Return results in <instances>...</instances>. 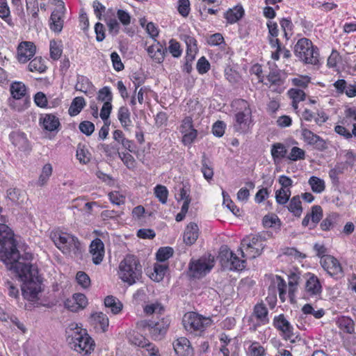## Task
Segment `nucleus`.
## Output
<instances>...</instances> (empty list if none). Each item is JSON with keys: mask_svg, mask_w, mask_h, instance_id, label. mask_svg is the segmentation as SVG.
<instances>
[{"mask_svg": "<svg viewBox=\"0 0 356 356\" xmlns=\"http://www.w3.org/2000/svg\"><path fill=\"white\" fill-rule=\"evenodd\" d=\"M89 248L93 264L95 265L100 264L105 253L104 244L102 241L99 238H95L91 241Z\"/></svg>", "mask_w": 356, "mask_h": 356, "instance_id": "dca6fc26", "label": "nucleus"}, {"mask_svg": "<svg viewBox=\"0 0 356 356\" xmlns=\"http://www.w3.org/2000/svg\"><path fill=\"white\" fill-rule=\"evenodd\" d=\"M202 168L201 172L203 174L204 177L208 181L211 180L213 177V169L212 167V163L211 161L207 157L206 154L204 153L202 156Z\"/></svg>", "mask_w": 356, "mask_h": 356, "instance_id": "cd10ccee", "label": "nucleus"}, {"mask_svg": "<svg viewBox=\"0 0 356 356\" xmlns=\"http://www.w3.org/2000/svg\"><path fill=\"white\" fill-rule=\"evenodd\" d=\"M154 194L162 204H165L167 202L168 191L165 186L157 185L154 188Z\"/></svg>", "mask_w": 356, "mask_h": 356, "instance_id": "09e8293b", "label": "nucleus"}, {"mask_svg": "<svg viewBox=\"0 0 356 356\" xmlns=\"http://www.w3.org/2000/svg\"><path fill=\"white\" fill-rule=\"evenodd\" d=\"M301 136L304 142L314 149L323 152L327 148L326 141L318 135L301 124Z\"/></svg>", "mask_w": 356, "mask_h": 356, "instance_id": "1a4fd4ad", "label": "nucleus"}, {"mask_svg": "<svg viewBox=\"0 0 356 356\" xmlns=\"http://www.w3.org/2000/svg\"><path fill=\"white\" fill-rule=\"evenodd\" d=\"M234 255V253L227 246H222L220 248L218 258L224 269H227Z\"/></svg>", "mask_w": 356, "mask_h": 356, "instance_id": "2f4dec72", "label": "nucleus"}, {"mask_svg": "<svg viewBox=\"0 0 356 356\" xmlns=\"http://www.w3.org/2000/svg\"><path fill=\"white\" fill-rule=\"evenodd\" d=\"M144 313L146 315H152L154 313L162 314L164 312V307L159 302L147 305L143 308Z\"/></svg>", "mask_w": 356, "mask_h": 356, "instance_id": "8fccbe9b", "label": "nucleus"}, {"mask_svg": "<svg viewBox=\"0 0 356 356\" xmlns=\"http://www.w3.org/2000/svg\"><path fill=\"white\" fill-rule=\"evenodd\" d=\"M90 84L91 83L87 77L84 76H78L75 88L76 90L86 92L90 88Z\"/></svg>", "mask_w": 356, "mask_h": 356, "instance_id": "6e6d98bb", "label": "nucleus"}, {"mask_svg": "<svg viewBox=\"0 0 356 356\" xmlns=\"http://www.w3.org/2000/svg\"><path fill=\"white\" fill-rule=\"evenodd\" d=\"M50 237L55 245L65 255L81 259L84 251L79 238L60 230L52 232Z\"/></svg>", "mask_w": 356, "mask_h": 356, "instance_id": "f257e3e1", "label": "nucleus"}, {"mask_svg": "<svg viewBox=\"0 0 356 356\" xmlns=\"http://www.w3.org/2000/svg\"><path fill=\"white\" fill-rule=\"evenodd\" d=\"M197 70L200 74L207 73L210 69V63L204 56H202L197 63Z\"/></svg>", "mask_w": 356, "mask_h": 356, "instance_id": "338daca9", "label": "nucleus"}, {"mask_svg": "<svg viewBox=\"0 0 356 356\" xmlns=\"http://www.w3.org/2000/svg\"><path fill=\"white\" fill-rule=\"evenodd\" d=\"M211 319L203 318L194 312L185 315L183 323L185 329L191 332H203L211 324Z\"/></svg>", "mask_w": 356, "mask_h": 356, "instance_id": "423d86ee", "label": "nucleus"}, {"mask_svg": "<svg viewBox=\"0 0 356 356\" xmlns=\"http://www.w3.org/2000/svg\"><path fill=\"white\" fill-rule=\"evenodd\" d=\"M264 249V245L245 247V254L250 259H254L259 257Z\"/></svg>", "mask_w": 356, "mask_h": 356, "instance_id": "4d7b16f0", "label": "nucleus"}, {"mask_svg": "<svg viewBox=\"0 0 356 356\" xmlns=\"http://www.w3.org/2000/svg\"><path fill=\"white\" fill-rule=\"evenodd\" d=\"M339 216L336 213L328 214L321 222L320 227L323 231H330L337 226Z\"/></svg>", "mask_w": 356, "mask_h": 356, "instance_id": "bb28decb", "label": "nucleus"}, {"mask_svg": "<svg viewBox=\"0 0 356 356\" xmlns=\"http://www.w3.org/2000/svg\"><path fill=\"white\" fill-rule=\"evenodd\" d=\"M308 183L310 185L312 191L316 193H321L324 191L325 188V181L315 176L311 177Z\"/></svg>", "mask_w": 356, "mask_h": 356, "instance_id": "58836bf2", "label": "nucleus"}, {"mask_svg": "<svg viewBox=\"0 0 356 356\" xmlns=\"http://www.w3.org/2000/svg\"><path fill=\"white\" fill-rule=\"evenodd\" d=\"M238 111L234 115L233 127L235 131L240 134L248 133L252 126V110L249 103L244 99L234 102Z\"/></svg>", "mask_w": 356, "mask_h": 356, "instance_id": "7ed1b4c3", "label": "nucleus"}, {"mask_svg": "<svg viewBox=\"0 0 356 356\" xmlns=\"http://www.w3.org/2000/svg\"><path fill=\"white\" fill-rule=\"evenodd\" d=\"M168 269V266L166 264H155L154 266V273L150 276V278L158 282L162 281Z\"/></svg>", "mask_w": 356, "mask_h": 356, "instance_id": "f704fd0d", "label": "nucleus"}, {"mask_svg": "<svg viewBox=\"0 0 356 356\" xmlns=\"http://www.w3.org/2000/svg\"><path fill=\"white\" fill-rule=\"evenodd\" d=\"M267 79L271 86H280L284 83L279 70H272L268 74Z\"/></svg>", "mask_w": 356, "mask_h": 356, "instance_id": "a19ab883", "label": "nucleus"}, {"mask_svg": "<svg viewBox=\"0 0 356 356\" xmlns=\"http://www.w3.org/2000/svg\"><path fill=\"white\" fill-rule=\"evenodd\" d=\"M129 340L131 344L141 348L147 346L146 343H147L148 341V339H147L144 336L138 332H133L131 334L129 337Z\"/></svg>", "mask_w": 356, "mask_h": 356, "instance_id": "37998d69", "label": "nucleus"}, {"mask_svg": "<svg viewBox=\"0 0 356 356\" xmlns=\"http://www.w3.org/2000/svg\"><path fill=\"white\" fill-rule=\"evenodd\" d=\"M105 21L108 28L109 32L114 33L115 35L119 33L120 31V24L115 17L106 16Z\"/></svg>", "mask_w": 356, "mask_h": 356, "instance_id": "e2e57ef3", "label": "nucleus"}, {"mask_svg": "<svg viewBox=\"0 0 356 356\" xmlns=\"http://www.w3.org/2000/svg\"><path fill=\"white\" fill-rule=\"evenodd\" d=\"M273 325L279 331L284 334L285 339L291 340V342H295L294 339H291L293 336V327L288 320L286 319L284 314L276 316L273 318Z\"/></svg>", "mask_w": 356, "mask_h": 356, "instance_id": "ddd939ff", "label": "nucleus"}, {"mask_svg": "<svg viewBox=\"0 0 356 356\" xmlns=\"http://www.w3.org/2000/svg\"><path fill=\"white\" fill-rule=\"evenodd\" d=\"M73 305H70L72 301H67L65 307L72 312H77L78 310L84 309L88 305V300L86 296L83 293H75L73 295Z\"/></svg>", "mask_w": 356, "mask_h": 356, "instance_id": "4be33fe9", "label": "nucleus"}, {"mask_svg": "<svg viewBox=\"0 0 356 356\" xmlns=\"http://www.w3.org/2000/svg\"><path fill=\"white\" fill-rule=\"evenodd\" d=\"M113 139L122 147L130 152H135V145L133 140H129L124 137V134L121 130H115L113 133Z\"/></svg>", "mask_w": 356, "mask_h": 356, "instance_id": "a878e982", "label": "nucleus"}, {"mask_svg": "<svg viewBox=\"0 0 356 356\" xmlns=\"http://www.w3.org/2000/svg\"><path fill=\"white\" fill-rule=\"evenodd\" d=\"M119 158L129 169H134L136 167V161L134 156L129 153L120 152Z\"/></svg>", "mask_w": 356, "mask_h": 356, "instance_id": "052dcab7", "label": "nucleus"}, {"mask_svg": "<svg viewBox=\"0 0 356 356\" xmlns=\"http://www.w3.org/2000/svg\"><path fill=\"white\" fill-rule=\"evenodd\" d=\"M354 165L353 161H346L345 162H338L334 167L330 170L329 177L334 185L339 184V175L344 173L348 170V166L353 167Z\"/></svg>", "mask_w": 356, "mask_h": 356, "instance_id": "f3484780", "label": "nucleus"}, {"mask_svg": "<svg viewBox=\"0 0 356 356\" xmlns=\"http://www.w3.org/2000/svg\"><path fill=\"white\" fill-rule=\"evenodd\" d=\"M47 68L44 60L40 56L32 59L28 65L29 70L33 72L43 73L47 70Z\"/></svg>", "mask_w": 356, "mask_h": 356, "instance_id": "473e14b6", "label": "nucleus"}, {"mask_svg": "<svg viewBox=\"0 0 356 356\" xmlns=\"http://www.w3.org/2000/svg\"><path fill=\"white\" fill-rule=\"evenodd\" d=\"M119 275L129 285L136 283L142 278L143 268L139 259L133 254H127L119 266Z\"/></svg>", "mask_w": 356, "mask_h": 356, "instance_id": "f03ea898", "label": "nucleus"}, {"mask_svg": "<svg viewBox=\"0 0 356 356\" xmlns=\"http://www.w3.org/2000/svg\"><path fill=\"white\" fill-rule=\"evenodd\" d=\"M248 353L249 356H264L266 350L259 342L254 341L249 346Z\"/></svg>", "mask_w": 356, "mask_h": 356, "instance_id": "c03bdc74", "label": "nucleus"}, {"mask_svg": "<svg viewBox=\"0 0 356 356\" xmlns=\"http://www.w3.org/2000/svg\"><path fill=\"white\" fill-rule=\"evenodd\" d=\"M243 247L255 246L259 245H264L261 237L259 236H246L241 241Z\"/></svg>", "mask_w": 356, "mask_h": 356, "instance_id": "13d9d810", "label": "nucleus"}, {"mask_svg": "<svg viewBox=\"0 0 356 356\" xmlns=\"http://www.w3.org/2000/svg\"><path fill=\"white\" fill-rule=\"evenodd\" d=\"M244 13L245 11L242 6L237 5L225 13L224 17L227 19V23L232 24L241 19L243 17Z\"/></svg>", "mask_w": 356, "mask_h": 356, "instance_id": "393cba45", "label": "nucleus"}, {"mask_svg": "<svg viewBox=\"0 0 356 356\" xmlns=\"http://www.w3.org/2000/svg\"><path fill=\"white\" fill-rule=\"evenodd\" d=\"M10 92L11 97L8 99V102L12 109L20 112L29 107L30 98L27 95V88L24 83L19 81L12 83Z\"/></svg>", "mask_w": 356, "mask_h": 356, "instance_id": "39448f33", "label": "nucleus"}, {"mask_svg": "<svg viewBox=\"0 0 356 356\" xmlns=\"http://www.w3.org/2000/svg\"><path fill=\"white\" fill-rule=\"evenodd\" d=\"M213 259L207 260L200 258L197 260H191L188 264L189 275L193 278H200L210 272L213 266Z\"/></svg>", "mask_w": 356, "mask_h": 356, "instance_id": "0eeeda50", "label": "nucleus"}, {"mask_svg": "<svg viewBox=\"0 0 356 356\" xmlns=\"http://www.w3.org/2000/svg\"><path fill=\"white\" fill-rule=\"evenodd\" d=\"M199 236V228L196 223L190 222L184 233V241L188 245L195 243Z\"/></svg>", "mask_w": 356, "mask_h": 356, "instance_id": "aec40b11", "label": "nucleus"}, {"mask_svg": "<svg viewBox=\"0 0 356 356\" xmlns=\"http://www.w3.org/2000/svg\"><path fill=\"white\" fill-rule=\"evenodd\" d=\"M130 116L131 113L127 106L120 107L118 112V118L125 130H129V127L131 125Z\"/></svg>", "mask_w": 356, "mask_h": 356, "instance_id": "c756f323", "label": "nucleus"}, {"mask_svg": "<svg viewBox=\"0 0 356 356\" xmlns=\"http://www.w3.org/2000/svg\"><path fill=\"white\" fill-rule=\"evenodd\" d=\"M53 168L52 165L50 163L45 164L42 169L41 174L40 175V177L38 180V185L40 186H43L47 184L48 181L49 177H51L52 174Z\"/></svg>", "mask_w": 356, "mask_h": 356, "instance_id": "4c0bfd02", "label": "nucleus"}, {"mask_svg": "<svg viewBox=\"0 0 356 356\" xmlns=\"http://www.w3.org/2000/svg\"><path fill=\"white\" fill-rule=\"evenodd\" d=\"M0 17L6 22L10 20V11L6 0H0Z\"/></svg>", "mask_w": 356, "mask_h": 356, "instance_id": "0e129e2a", "label": "nucleus"}, {"mask_svg": "<svg viewBox=\"0 0 356 356\" xmlns=\"http://www.w3.org/2000/svg\"><path fill=\"white\" fill-rule=\"evenodd\" d=\"M172 345L177 356L193 355V348L186 337H181L177 338L173 341Z\"/></svg>", "mask_w": 356, "mask_h": 356, "instance_id": "2eb2a0df", "label": "nucleus"}, {"mask_svg": "<svg viewBox=\"0 0 356 356\" xmlns=\"http://www.w3.org/2000/svg\"><path fill=\"white\" fill-rule=\"evenodd\" d=\"M321 264L323 269L331 277L341 276L343 273L339 261L334 257L327 254L321 259Z\"/></svg>", "mask_w": 356, "mask_h": 356, "instance_id": "9b49d317", "label": "nucleus"}, {"mask_svg": "<svg viewBox=\"0 0 356 356\" xmlns=\"http://www.w3.org/2000/svg\"><path fill=\"white\" fill-rule=\"evenodd\" d=\"M170 321L168 318H162L159 321H152L150 334L154 340L161 339L167 332Z\"/></svg>", "mask_w": 356, "mask_h": 356, "instance_id": "4468645a", "label": "nucleus"}, {"mask_svg": "<svg viewBox=\"0 0 356 356\" xmlns=\"http://www.w3.org/2000/svg\"><path fill=\"white\" fill-rule=\"evenodd\" d=\"M155 62L157 63H161L164 60L167 49L160 42L156 40H155Z\"/></svg>", "mask_w": 356, "mask_h": 356, "instance_id": "49530a36", "label": "nucleus"}, {"mask_svg": "<svg viewBox=\"0 0 356 356\" xmlns=\"http://www.w3.org/2000/svg\"><path fill=\"white\" fill-rule=\"evenodd\" d=\"M97 99L102 102H112L113 100V94L111 91V89L108 86H104L102 89L99 90Z\"/></svg>", "mask_w": 356, "mask_h": 356, "instance_id": "3c124183", "label": "nucleus"}, {"mask_svg": "<svg viewBox=\"0 0 356 356\" xmlns=\"http://www.w3.org/2000/svg\"><path fill=\"white\" fill-rule=\"evenodd\" d=\"M104 305L110 308L113 314H119L123 307L122 302L113 296H108L104 299Z\"/></svg>", "mask_w": 356, "mask_h": 356, "instance_id": "c85d7f7f", "label": "nucleus"}, {"mask_svg": "<svg viewBox=\"0 0 356 356\" xmlns=\"http://www.w3.org/2000/svg\"><path fill=\"white\" fill-rule=\"evenodd\" d=\"M245 260L240 259L235 254L226 270H242L245 268Z\"/></svg>", "mask_w": 356, "mask_h": 356, "instance_id": "5fc2aeb1", "label": "nucleus"}, {"mask_svg": "<svg viewBox=\"0 0 356 356\" xmlns=\"http://www.w3.org/2000/svg\"><path fill=\"white\" fill-rule=\"evenodd\" d=\"M174 250L170 247L160 248L156 254L157 261L163 262L172 257Z\"/></svg>", "mask_w": 356, "mask_h": 356, "instance_id": "79ce46f5", "label": "nucleus"}, {"mask_svg": "<svg viewBox=\"0 0 356 356\" xmlns=\"http://www.w3.org/2000/svg\"><path fill=\"white\" fill-rule=\"evenodd\" d=\"M287 209L289 211H290L294 216L300 217L301 216L302 212V207L299 195H295L291 200H289Z\"/></svg>", "mask_w": 356, "mask_h": 356, "instance_id": "7c9ffc66", "label": "nucleus"}, {"mask_svg": "<svg viewBox=\"0 0 356 356\" xmlns=\"http://www.w3.org/2000/svg\"><path fill=\"white\" fill-rule=\"evenodd\" d=\"M308 214L310 215L314 228L323 217V209L321 206L314 205L312 207L311 213Z\"/></svg>", "mask_w": 356, "mask_h": 356, "instance_id": "de8ad7c7", "label": "nucleus"}, {"mask_svg": "<svg viewBox=\"0 0 356 356\" xmlns=\"http://www.w3.org/2000/svg\"><path fill=\"white\" fill-rule=\"evenodd\" d=\"M86 105V102L83 97H75L69 108L68 113L71 116H75L78 115Z\"/></svg>", "mask_w": 356, "mask_h": 356, "instance_id": "72a5a7b5", "label": "nucleus"}, {"mask_svg": "<svg viewBox=\"0 0 356 356\" xmlns=\"http://www.w3.org/2000/svg\"><path fill=\"white\" fill-rule=\"evenodd\" d=\"M294 54L300 60L305 64L317 65L319 62V53L317 47L306 38H300L294 46Z\"/></svg>", "mask_w": 356, "mask_h": 356, "instance_id": "20e7f679", "label": "nucleus"}, {"mask_svg": "<svg viewBox=\"0 0 356 356\" xmlns=\"http://www.w3.org/2000/svg\"><path fill=\"white\" fill-rule=\"evenodd\" d=\"M98 147L102 149L107 156L114 157L120 154L119 148L114 144H100Z\"/></svg>", "mask_w": 356, "mask_h": 356, "instance_id": "a18cd8bd", "label": "nucleus"}, {"mask_svg": "<svg viewBox=\"0 0 356 356\" xmlns=\"http://www.w3.org/2000/svg\"><path fill=\"white\" fill-rule=\"evenodd\" d=\"M72 348L76 352L87 355L94 349L95 343L92 338L86 332H75L72 338Z\"/></svg>", "mask_w": 356, "mask_h": 356, "instance_id": "6e6552de", "label": "nucleus"}, {"mask_svg": "<svg viewBox=\"0 0 356 356\" xmlns=\"http://www.w3.org/2000/svg\"><path fill=\"white\" fill-rule=\"evenodd\" d=\"M39 122L44 129L49 131L58 130L60 125L58 118L51 113L41 115Z\"/></svg>", "mask_w": 356, "mask_h": 356, "instance_id": "a211bd4d", "label": "nucleus"}, {"mask_svg": "<svg viewBox=\"0 0 356 356\" xmlns=\"http://www.w3.org/2000/svg\"><path fill=\"white\" fill-rule=\"evenodd\" d=\"M94 321L97 324L100 325L103 332H106L109 325V320L106 314L103 312H97L92 315Z\"/></svg>", "mask_w": 356, "mask_h": 356, "instance_id": "ea45409f", "label": "nucleus"}, {"mask_svg": "<svg viewBox=\"0 0 356 356\" xmlns=\"http://www.w3.org/2000/svg\"><path fill=\"white\" fill-rule=\"evenodd\" d=\"M333 85L338 93H346L348 97L356 96V84L348 85L344 79H339Z\"/></svg>", "mask_w": 356, "mask_h": 356, "instance_id": "412c9836", "label": "nucleus"}, {"mask_svg": "<svg viewBox=\"0 0 356 356\" xmlns=\"http://www.w3.org/2000/svg\"><path fill=\"white\" fill-rule=\"evenodd\" d=\"M223 204H225L235 216H240L241 211L233 201L229 198V195L225 191H222Z\"/></svg>", "mask_w": 356, "mask_h": 356, "instance_id": "864d4df0", "label": "nucleus"}, {"mask_svg": "<svg viewBox=\"0 0 356 356\" xmlns=\"http://www.w3.org/2000/svg\"><path fill=\"white\" fill-rule=\"evenodd\" d=\"M252 316L262 325H266L269 323L268 310L262 301L254 305Z\"/></svg>", "mask_w": 356, "mask_h": 356, "instance_id": "5701e85b", "label": "nucleus"}, {"mask_svg": "<svg viewBox=\"0 0 356 356\" xmlns=\"http://www.w3.org/2000/svg\"><path fill=\"white\" fill-rule=\"evenodd\" d=\"M12 144L20 150H26L28 147V140L22 132L13 131L9 135Z\"/></svg>", "mask_w": 356, "mask_h": 356, "instance_id": "b1692460", "label": "nucleus"}, {"mask_svg": "<svg viewBox=\"0 0 356 356\" xmlns=\"http://www.w3.org/2000/svg\"><path fill=\"white\" fill-rule=\"evenodd\" d=\"M280 24L281 26V29L284 32V35L286 40H289L290 35H291V32L293 29V23L291 20L289 18H282L280 20Z\"/></svg>", "mask_w": 356, "mask_h": 356, "instance_id": "603ef678", "label": "nucleus"}, {"mask_svg": "<svg viewBox=\"0 0 356 356\" xmlns=\"http://www.w3.org/2000/svg\"><path fill=\"white\" fill-rule=\"evenodd\" d=\"M36 52V47L33 42L24 41L19 44L17 49V58L21 63H26L31 60Z\"/></svg>", "mask_w": 356, "mask_h": 356, "instance_id": "f8f14e48", "label": "nucleus"}, {"mask_svg": "<svg viewBox=\"0 0 356 356\" xmlns=\"http://www.w3.org/2000/svg\"><path fill=\"white\" fill-rule=\"evenodd\" d=\"M290 97L293 100V104L298 103L305 98V93L300 89L291 88L289 90Z\"/></svg>", "mask_w": 356, "mask_h": 356, "instance_id": "69168bd1", "label": "nucleus"}, {"mask_svg": "<svg viewBox=\"0 0 356 356\" xmlns=\"http://www.w3.org/2000/svg\"><path fill=\"white\" fill-rule=\"evenodd\" d=\"M305 157V152L303 149L298 147H293L287 159L293 161H296L298 160L304 159Z\"/></svg>", "mask_w": 356, "mask_h": 356, "instance_id": "bf43d9fd", "label": "nucleus"}, {"mask_svg": "<svg viewBox=\"0 0 356 356\" xmlns=\"http://www.w3.org/2000/svg\"><path fill=\"white\" fill-rule=\"evenodd\" d=\"M305 291L310 296H316L321 293L322 286L316 275L312 274L309 276L305 284Z\"/></svg>", "mask_w": 356, "mask_h": 356, "instance_id": "6ab92c4d", "label": "nucleus"}, {"mask_svg": "<svg viewBox=\"0 0 356 356\" xmlns=\"http://www.w3.org/2000/svg\"><path fill=\"white\" fill-rule=\"evenodd\" d=\"M287 149L286 147L280 143H274L271 147V155L274 160L286 157Z\"/></svg>", "mask_w": 356, "mask_h": 356, "instance_id": "e433bc0d", "label": "nucleus"}, {"mask_svg": "<svg viewBox=\"0 0 356 356\" xmlns=\"http://www.w3.org/2000/svg\"><path fill=\"white\" fill-rule=\"evenodd\" d=\"M66 8L63 1H58L56 8L51 13L49 19V28L56 33L61 32L63 27L64 16Z\"/></svg>", "mask_w": 356, "mask_h": 356, "instance_id": "9d476101", "label": "nucleus"}, {"mask_svg": "<svg viewBox=\"0 0 356 356\" xmlns=\"http://www.w3.org/2000/svg\"><path fill=\"white\" fill-rule=\"evenodd\" d=\"M191 188L188 184H181L179 186V193L177 200L178 202L184 200L183 204L188 202V207L191 202V197L190 196Z\"/></svg>", "mask_w": 356, "mask_h": 356, "instance_id": "c9c22d12", "label": "nucleus"}, {"mask_svg": "<svg viewBox=\"0 0 356 356\" xmlns=\"http://www.w3.org/2000/svg\"><path fill=\"white\" fill-rule=\"evenodd\" d=\"M76 280L83 289H88L90 286V277L83 271H79L76 273Z\"/></svg>", "mask_w": 356, "mask_h": 356, "instance_id": "680f3d73", "label": "nucleus"}, {"mask_svg": "<svg viewBox=\"0 0 356 356\" xmlns=\"http://www.w3.org/2000/svg\"><path fill=\"white\" fill-rule=\"evenodd\" d=\"M62 54V49L58 45L54 40L50 42V57L53 60H58Z\"/></svg>", "mask_w": 356, "mask_h": 356, "instance_id": "774afa93", "label": "nucleus"}]
</instances>
